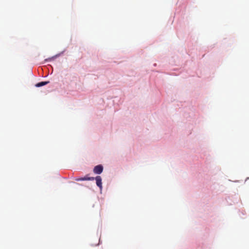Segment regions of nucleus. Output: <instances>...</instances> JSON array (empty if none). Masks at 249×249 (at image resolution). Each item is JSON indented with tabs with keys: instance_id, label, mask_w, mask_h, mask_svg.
Returning a JSON list of instances; mask_svg holds the SVG:
<instances>
[{
	"instance_id": "f257e3e1",
	"label": "nucleus",
	"mask_w": 249,
	"mask_h": 249,
	"mask_svg": "<svg viewBox=\"0 0 249 249\" xmlns=\"http://www.w3.org/2000/svg\"><path fill=\"white\" fill-rule=\"evenodd\" d=\"M103 171V167L102 165H98L94 167L93 172L96 174H100Z\"/></svg>"
},
{
	"instance_id": "7ed1b4c3",
	"label": "nucleus",
	"mask_w": 249,
	"mask_h": 249,
	"mask_svg": "<svg viewBox=\"0 0 249 249\" xmlns=\"http://www.w3.org/2000/svg\"><path fill=\"white\" fill-rule=\"evenodd\" d=\"M94 180V177H88L86 176L84 178H76L75 179L76 181H83V180Z\"/></svg>"
},
{
	"instance_id": "20e7f679",
	"label": "nucleus",
	"mask_w": 249,
	"mask_h": 249,
	"mask_svg": "<svg viewBox=\"0 0 249 249\" xmlns=\"http://www.w3.org/2000/svg\"><path fill=\"white\" fill-rule=\"evenodd\" d=\"M49 83V81H44V82H41L37 83L36 85V87H40L43 86H45L47 84H48Z\"/></svg>"
},
{
	"instance_id": "f03ea898",
	"label": "nucleus",
	"mask_w": 249,
	"mask_h": 249,
	"mask_svg": "<svg viewBox=\"0 0 249 249\" xmlns=\"http://www.w3.org/2000/svg\"><path fill=\"white\" fill-rule=\"evenodd\" d=\"M94 179L96 180V183L97 186H98L101 190L102 189V178L100 176H97L94 178Z\"/></svg>"
}]
</instances>
